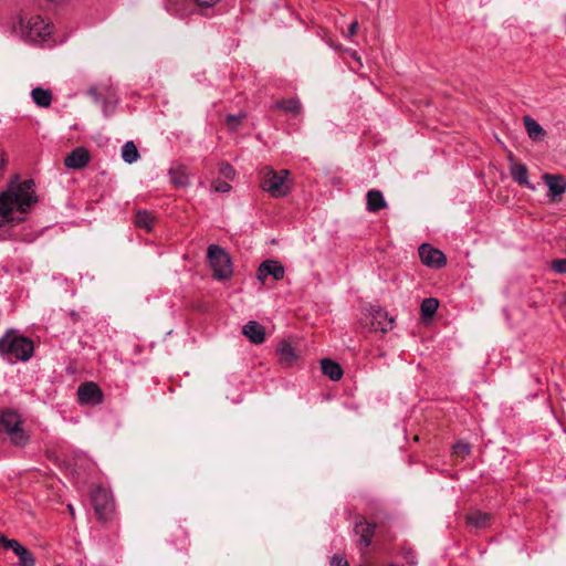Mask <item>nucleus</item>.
<instances>
[{
	"mask_svg": "<svg viewBox=\"0 0 566 566\" xmlns=\"http://www.w3.org/2000/svg\"><path fill=\"white\" fill-rule=\"evenodd\" d=\"M88 161L90 153L84 147H76L64 158V165L70 169H82Z\"/></svg>",
	"mask_w": 566,
	"mask_h": 566,
	"instance_id": "nucleus-14",
	"label": "nucleus"
},
{
	"mask_svg": "<svg viewBox=\"0 0 566 566\" xmlns=\"http://www.w3.org/2000/svg\"><path fill=\"white\" fill-rule=\"evenodd\" d=\"M90 93H91L92 95H95V94H96V90H95V88H92V90L90 91Z\"/></svg>",
	"mask_w": 566,
	"mask_h": 566,
	"instance_id": "nucleus-39",
	"label": "nucleus"
},
{
	"mask_svg": "<svg viewBox=\"0 0 566 566\" xmlns=\"http://www.w3.org/2000/svg\"><path fill=\"white\" fill-rule=\"evenodd\" d=\"M274 108L297 116L301 113L302 104L297 98L280 99L273 105Z\"/></svg>",
	"mask_w": 566,
	"mask_h": 566,
	"instance_id": "nucleus-22",
	"label": "nucleus"
},
{
	"mask_svg": "<svg viewBox=\"0 0 566 566\" xmlns=\"http://www.w3.org/2000/svg\"><path fill=\"white\" fill-rule=\"evenodd\" d=\"M31 97L39 107H49L52 102V94L49 90L35 87L31 91Z\"/></svg>",
	"mask_w": 566,
	"mask_h": 566,
	"instance_id": "nucleus-24",
	"label": "nucleus"
},
{
	"mask_svg": "<svg viewBox=\"0 0 566 566\" xmlns=\"http://www.w3.org/2000/svg\"><path fill=\"white\" fill-rule=\"evenodd\" d=\"M244 118V113H240L238 115L230 114L226 117V125L229 129L235 130Z\"/></svg>",
	"mask_w": 566,
	"mask_h": 566,
	"instance_id": "nucleus-30",
	"label": "nucleus"
},
{
	"mask_svg": "<svg viewBox=\"0 0 566 566\" xmlns=\"http://www.w3.org/2000/svg\"><path fill=\"white\" fill-rule=\"evenodd\" d=\"M394 319L387 317V313L382 310H371L370 319H369V328L375 332L387 333L392 328Z\"/></svg>",
	"mask_w": 566,
	"mask_h": 566,
	"instance_id": "nucleus-13",
	"label": "nucleus"
},
{
	"mask_svg": "<svg viewBox=\"0 0 566 566\" xmlns=\"http://www.w3.org/2000/svg\"><path fill=\"white\" fill-rule=\"evenodd\" d=\"M419 256L427 266L440 269L447 263L446 255L438 249H433L429 244H422L419 248Z\"/></svg>",
	"mask_w": 566,
	"mask_h": 566,
	"instance_id": "nucleus-10",
	"label": "nucleus"
},
{
	"mask_svg": "<svg viewBox=\"0 0 566 566\" xmlns=\"http://www.w3.org/2000/svg\"><path fill=\"white\" fill-rule=\"evenodd\" d=\"M271 275L274 280L279 281L284 277V268L283 265L275 260H266L262 262L258 270V279L262 282Z\"/></svg>",
	"mask_w": 566,
	"mask_h": 566,
	"instance_id": "nucleus-12",
	"label": "nucleus"
},
{
	"mask_svg": "<svg viewBox=\"0 0 566 566\" xmlns=\"http://www.w3.org/2000/svg\"><path fill=\"white\" fill-rule=\"evenodd\" d=\"M33 350V342L14 329H9L0 338V355L6 356L9 360H29Z\"/></svg>",
	"mask_w": 566,
	"mask_h": 566,
	"instance_id": "nucleus-2",
	"label": "nucleus"
},
{
	"mask_svg": "<svg viewBox=\"0 0 566 566\" xmlns=\"http://www.w3.org/2000/svg\"><path fill=\"white\" fill-rule=\"evenodd\" d=\"M510 159L512 161L510 166V172L513 180L521 186L534 189V187L528 181L527 167L523 164L513 161L512 157H510Z\"/></svg>",
	"mask_w": 566,
	"mask_h": 566,
	"instance_id": "nucleus-17",
	"label": "nucleus"
},
{
	"mask_svg": "<svg viewBox=\"0 0 566 566\" xmlns=\"http://www.w3.org/2000/svg\"><path fill=\"white\" fill-rule=\"evenodd\" d=\"M543 180L548 187V196L551 201H560L562 196L566 191V180L562 175L544 174Z\"/></svg>",
	"mask_w": 566,
	"mask_h": 566,
	"instance_id": "nucleus-11",
	"label": "nucleus"
},
{
	"mask_svg": "<svg viewBox=\"0 0 566 566\" xmlns=\"http://www.w3.org/2000/svg\"><path fill=\"white\" fill-rule=\"evenodd\" d=\"M20 25L22 36L32 43L45 42L50 38L53 28L41 15H32L28 20L21 17Z\"/></svg>",
	"mask_w": 566,
	"mask_h": 566,
	"instance_id": "nucleus-5",
	"label": "nucleus"
},
{
	"mask_svg": "<svg viewBox=\"0 0 566 566\" xmlns=\"http://www.w3.org/2000/svg\"><path fill=\"white\" fill-rule=\"evenodd\" d=\"M490 518L491 515L489 513L480 511H473L465 515L467 523L478 528L486 527L489 525Z\"/></svg>",
	"mask_w": 566,
	"mask_h": 566,
	"instance_id": "nucleus-23",
	"label": "nucleus"
},
{
	"mask_svg": "<svg viewBox=\"0 0 566 566\" xmlns=\"http://www.w3.org/2000/svg\"><path fill=\"white\" fill-rule=\"evenodd\" d=\"M213 188L218 192H228L231 186L227 181L218 179L213 182Z\"/></svg>",
	"mask_w": 566,
	"mask_h": 566,
	"instance_id": "nucleus-34",
	"label": "nucleus"
},
{
	"mask_svg": "<svg viewBox=\"0 0 566 566\" xmlns=\"http://www.w3.org/2000/svg\"><path fill=\"white\" fill-rule=\"evenodd\" d=\"M170 180L176 188H185L189 184V174L184 165L170 168Z\"/></svg>",
	"mask_w": 566,
	"mask_h": 566,
	"instance_id": "nucleus-20",
	"label": "nucleus"
},
{
	"mask_svg": "<svg viewBox=\"0 0 566 566\" xmlns=\"http://www.w3.org/2000/svg\"><path fill=\"white\" fill-rule=\"evenodd\" d=\"M439 306V302L437 298L429 297L424 298L421 303V316L424 321L431 319L434 313L437 312V308Z\"/></svg>",
	"mask_w": 566,
	"mask_h": 566,
	"instance_id": "nucleus-28",
	"label": "nucleus"
},
{
	"mask_svg": "<svg viewBox=\"0 0 566 566\" xmlns=\"http://www.w3.org/2000/svg\"><path fill=\"white\" fill-rule=\"evenodd\" d=\"M34 188L33 179L21 181L19 175H14L10 179L7 189L0 193V228L22 221V219L13 217V211L14 209L20 213L30 211L32 206L38 202Z\"/></svg>",
	"mask_w": 566,
	"mask_h": 566,
	"instance_id": "nucleus-1",
	"label": "nucleus"
},
{
	"mask_svg": "<svg viewBox=\"0 0 566 566\" xmlns=\"http://www.w3.org/2000/svg\"><path fill=\"white\" fill-rule=\"evenodd\" d=\"M21 416L12 409L0 411V432L4 433L14 447H24L29 443V434L22 428Z\"/></svg>",
	"mask_w": 566,
	"mask_h": 566,
	"instance_id": "nucleus-4",
	"label": "nucleus"
},
{
	"mask_svg": "<svg viewBox=\"0 0 566 566\" xmlns=\"http://www.w3.org/2000/svg\"><path fill=\"white\" fill-rule=\"evenodd\" d=\"M92 502L98 520L107 521L113 511V503L109 494L103 489H97L92 495Z\"/></svg>",
	"mask_w": 566,
	"mask_h": 566,
	"instance_id": "nucleus-8",
	"label": "nucleus"
},
{
	"mask_svg": "<svg viewBox=\"0 0 566 566\" xmlns=\"http://www.w3.org/2000/svg\"><path fill=\"white\" fill-rule=\"evenodd\" d=\"M321 367L323 374L333 381H338L343 377L344 373L342 366L329 358L322 359Z\"/></svg>",
	"mask_w": 566,
	"mask_h": 566,
	"instance_id": "nucleus-18",
	"label": "nucleus"
},
{
	"mask_svg": "<svg viewBox=\"0 0 566 566\" xmlns=\"http://www.w3.org/2000/svg\"><path fill=\"white\" fill-rule=\"evenodd\" d=\"M332 566H348L347 562L338 556H334L331 563Z\"/></svg>",
	"mask_w": 566,
	"mask_h": 566,
	"instance_id": "nucleus-37",
	"label": "nucleus"
},
{
	"mask_svg": "<svg viewBox=\"0 0 566 566\" xmlns=\"http://www.w3.org/2000/svg\"><path fill=\"white\" fill-rule=\"evenodd\" d=\"M376 525L369 523L364 516L357 515L355 518L354 532L358 535L359 542L358 547L361 551L367 548L371 544V538L375 534Z\"/></svg>",
	"mask_w": 566,
	"mask_h": 566,
	"instance_id": "nucleus-9",
	"label": "nucleus"
},
{
	"mask_svg": "<svg viewBox=\"0 0 566 566\" xmlns=\"http://www.w3.org/2000/svg\"><path fill=\"white\" fill-rule=\"evenodd\" d=\"M20 544V542H18L17 539H10V538H7L4 535H0V545L4 548V549H17V546Z\"/></svg>",
	"mask_w": 566,
	"mask_h": 566,
	"instance_id": "nucleus-33",
	"label": "nucleus"
},
{
	"mask_svg": "<svg viewBox=\"0 0 566 566\" xmlns=\"http://www.w3.org/2000/svg\"><path fill=\"white\" fill-rule=\"evenodd\" d=\"M155 221V217L147 210H138L135 214V224L148 232L151 231Z\"/></svg>",
	"mask_w": 566,
	"mask_h": 566,
	"instance_id": "nucleus-25",
	"label": "nucleus"
},
{
	"mask_svg": "<svg viewBox=\"0 0 566 566\" xmlns=\"http://www.w3.org/2000/svg\"><path fill=\"white\" fill-rule=\"evenodd\" d=\"M122 158L127 164L137 161L139 153L134 142L129 140L124 144L122 147Z\"/></svg>",
	"mask_w": 566,
	"mask_h": 566,
	"instance_id": "nucleus-27",
	"label": "nucleus"
},
{
	"mask_svg": "<svg viewBox=\"0 0 566 566\" xmlns=\"http://www.w3.org/2000/svg\"><path fill=\"white\" fill-rule=\"evenodd\" d=\"M198 6L202 7V8H210L212 7L213 4H216L219 0H195Z\"/></svg>",
	"mask_w": 566,
	"mask_h": 566,
	"instance_id": "nucleus-35",
	"label": "nucleus"
},
{
	"mask_svg": "<svg viewBox=\"0 0 566 566\" xmlns=\"http://www.w3.org/2000/svg\"><path fill=\"white\" fill-rule=\"evenodd\" d=\"M46 1L52 4H59V3L63 2L64 0H46Z\"/></svg>",
	"mask_w": 566,
	"mask_h": 566,
	"instance_id": "nucleus-38",
	"label": "nucleus"
},
{
	"mask_svg": "<svg viewBox=\"0 0 566 566\" xmlns=\"http://www.w3.org/2000/svg\"><path fill=\"white\" fill-rule=\"evenodd\" d=\"M77 398L81 405H98L103 400L101 388L93 381H86L78 386Z\"/></svg>",
	"mask_w": 566,
	"mask_h": 566,
	"instance_id": "nucleus-7",
	"label": "nucleus"
},
{
	"mask_svg": "<svg viewBox=\"0 0 566 566\" xmlns=\"http://www.w3.org/2000/svg\"><path fill=\"white\" fill-rule=\"evenodd\" d=\"M261 188L273 198H283L289 195L293 186L290 170L276 171L270 167L262 170Z\"/></svg>",
	"mask_w": 566,
	"mask_h": 566,
	"instance_id": "nucleus-3",
	"label": "nucleus"
},
{
	"mask_svg": "<svg viewBox=\"0 0 566 566\" xmlns=\"http://www.w3.org/2000/svg\"><path fill=\"white\" fill-rule=\"evenodd\" d=\"M207 258L217 280H227L232 275L230 256L221 247L209 245Z\"/></svg>",
	"mask_w": 566,
	"mask_h": 566,
	"instance_id": "nucleus-6",
	"label": "nucleus"
},
{
	"mask_svg": "<svg viewBox=\"0 0 566 566\" xmlns=\"http://www.w3.org/2000/svg\"><path fill=\"white\" fill-rule=\"evenodd\" d=\"M69 510H70L71 514L73 515V507H72V505H69Z\"/></svg>",
	"mask_w": 566,
	"mask_h": 566,
	"instance_id": "nucleus-40",
	"label": "nucleus"
},
{
	"mask_svg": "<svg viewBox=\"0 0 566 566\" xmlns=\"http://www.w3.org/2000/svg\"><path fill=\"white\" fill-rule=\"evenodd\" d=\"M19 557L20 566H34L35 558L33 554L24 547L21 543L17 546V549L12 551Z\"/></svg>",
	"mask_w": 566,
	"mask_h": 566,
	"instance_id": "nucleus-26",
	"label": "nucleus"
},
{
	"mask_svg": "<svg viewBox=\"0 0 566 566\" xmlns=\"http://www.w3.org/2000/svg\"><path fill=\"white\" fill-rule=\"evenodd\" d=\"M551 266L556 273L566 274V258L553 260Z\"/></svg>",
	"mask_w": 566,
	"mask_h": 566,
	"instance_id": "nucleus-31",
	"label": "nucleus"
},
{
	"mask_svg": "<svg viewBox=\"0 0 566 566\" xmlns=\"http://www.w3.org/2000/svg\"><path fill=\"white\" fill-rule=\"evenodd\" d=\"M367 209L370 212H377L387 207L382 193L379 190L371 189L367 192Z\"/></svg>",
	"mask_w": 566,
	"mask_h": 566,
	"instance_id": "nucleus-21",
	"label": "nucleus"
},
{
	"mask_svg": "<svg viewBox=\"0 0 566 566\" xmlns=\"http://www.w3.org/2000/svg\"><path fill=\"white\" fill-rule=\"evenodd\" d=\"M220 174L227 179H233L235 171L228 163H222L219 168Z\"/></svg>",
	"mask_w": 566,
	"mask_h": 566,
	"instance_id": "nucleus-32",
	"label": "nucleus"
},
{
	"mask_svg": "<svg viewBox=\"0 0 566 566\" xmlns=\"http://www.w3.org/2000/svg\"><path fill=\"white\" fill-rule=\"evenodd\" d=\"M277 355L280 358V364L283 367H291L300 358V350L289 340H282L277 349Z\"/></svg>",
	"mask_w": 566,
	"mask_h": 566,
	"instance_id": "nucleus-15",
	"label": "nucleus"
},
{
	"mask_svg": "<svg viewBox=\"0 0 566 566\" xmlns=\"http://www.w3.org/2000/svg\"><path fill=\"white\" fill-rule=\"evenodd\" d=\"M358 28H359L358 22H357V21H354V22L349 25V28H348V34H347V36H348V38L354 36V35L357 33Z\"/></svg>",
	"mask_w": 566,
	"mask_h": 566,
	"instance_id": "nucleus-36",
	"label": "nucleus"
},
{
	"mask_svg": "<svg viewBox=\"0 0 566 566\" xmlns=\"http://www.w3.org/2000/svg\"><path fill=\"white\" fill-rule=\"evenodd\" d=\"M242 333L254 344H262L265 340L264 327L255 321L248 322L243 326Z\"/></svg>",
	"mask_w": 566,
	"mask_h": 566,
	"instance_id": "nucleus-16",
	"label": "nucleus"
},
{
	"mask_svg": "<svg viewBox=\"0 0 566 566\" xmlns=\"http://www.w3.org/2000/svg\"><path fill=\"white\" fill-rule=\"evenodd\" d=\"M471 451V446L462 440L453 446V454L460 459H464Z\"/></svg>",
	"mask_w": 566,
	"mask_h": 566,
	"instance_id": "nucleus-29",
	"label": "nucleus"
},
{
	"mask_svg": "<svg viewBox=\"0 0 566 566\" xmlns=\"http://www.w3.org/2000/svg\"><path fill=\"white\" fill-rule=\"evenodd\" d=\"M524 126L528 137L534 142H541L544 139L546 133L542 126L531 116L523 117Z\"/></svg>",
	"mask_w": 566,
	"mask_h": 566,
	"instance_id": "nucleus-19",
	"label": "nucleus"
}]
</instances>
